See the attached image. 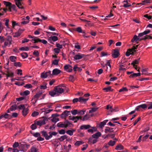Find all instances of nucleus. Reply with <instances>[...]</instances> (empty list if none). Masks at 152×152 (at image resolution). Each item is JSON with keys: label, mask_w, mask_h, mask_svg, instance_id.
I'll return each mask as SVG.
<instances>
[{"label": "nucleus", "mask_w": 152, "mask_h": 152, "mask_svg": "<svg viewBox=\"0 0 152 152\" xmlns=\"http://www.w3.org/2000/svg\"><path fill=\"white\" fill-rule=\"evenodd\" d=\"M52 122L56 123L57 121H59V118H53L51 120Z\"/></svg>", "instance_id": "nucleus-51"}, {"label": "nucleus", "mask_w": 152, "mask_h": 152, "mask_svg": "<svg viewBox=\"0 0 152 152\" xmlns=\"http://www.w3.org/2000/svg\"><path fill=\"white\" fill-rule=\"evenodd\" d=\"M21 56L24 58H27L28 56V54L26 52H23L21 53Z\"/></svg>", "instance_id": "nucleus-39"}, {"label": "nucleus", "mask_w": 152, "mask_h": 152, "mask_svg": "<svg viewBox=\"0 0 152 152\" xmlns=\"http://www.w3.org/2000/svg\"><path fill=\"white\" fill-rule=\"evenodd\" d=\"M61 71L57 68L53 69L52 71V75H57L60 73Z\"/></svg>", "instance_id": "nucleus-11"}, {"label": "nucleus", "mask_w": 152, "mask_h": 152, "mask_svg": "<svg viewBox=\"0 0 152 152\" xmlns=\"http://www.w3.org/2000/svg\"><path fill=\"white\" fill-rule=\"evenodd\" d=\"M75 30L79 33H85V31H83L81 27H78L76 28Z\"/></svg>", "instance_id": "nucleus-29"}, {"label": "nucleus", "mask_w": 152, "mask_h": 152, "mask_svg": "<svg viewBox=\"0 0 152 152\" xmlns=\"http://www.w3.org/2000/svg\"><path fill=\"white\" fill-rule=\"evenodd\" d=\"M90 116H88L87 114L86 115L83 117V118L82 120L83 121H84L85 120H87L88 118H90Z\"/></svg>", "instance_id": "nucleus-49"}, {"label": "nucleus", "mask_w": 152, "mask_h": 152, "mask_svg": "<svg viewBox=\"0 0 152 152\" xmlns=\"http://www.w3.org/2000/svg\"><path fill=\"white\" fill-rule=\"evenodd\" d=\"M42 118V119L41 120L35 121V124H36L37 125L39 126H40L45 124L46 121L48 120L47 118L43 117Z\"/></svg>", "instance_id": "nucleus-3"}, {"label": "nucleus", "mask_w": 152, "mask_h": 152, "mask_svg": "<svg viewBox=\"0 0 152 152\" xmlns=\"http://www.w3.org/2000/svg\"><path fill=\"white\" fill-rule=\"evenodd\" d=\"M136 47H135V46H133L131 49H128L127 51L126 52L125 55L127 56H129L131 54L133 55L135 53L137 50Z\"/></svg>", "instance_id": "nucleus-2"}, {"label": "nucleus", "mask_w": 152, "mask_h": 152, "mask_svg": "<svg viewBox=\"0 0 152 152\" xmlns=\"http://www.w3.org/2000/svg\"><path fill=\"white\" fill-rule=\"evenodd\" d=\"M14 66L16 67H20L22 66L21 63L20 62H15L14 63Z\"/></svg>", "instance_id": "nucleus-33"}, {"label": "nucleus", "mask_w": 152, "mask_h": 152, "mask_svg": "<svg viewBox=\"0 0 152 152\" xmlns=\"http://www.w3.org/2000/svg\"><path fill=\"white\" fill-rule=\"evenodd\" d=\"M12 39V38L11 36H8L5 39V40L9 42Z\"/></svg>", "instance_id": "nucleus-46"}, {"label": "nucleus", "mask_w": 152, "mask_h": 152, "mask_svg": "<svg viewBox=\"0 0 152 152\" xmlns=\"http://www.w3.org/2000/svg\"><path fill=\"white\" fill-rule=\"evenodd\" d=\"M70 67H71V65L69 64H66L64 66V69L66 70H67L70 68Z\"/></svg>", "instance_id": "nucleus-52"}, {"label": "nucleus", "mask_w": 152, "mask_h": 152, "mask_svg": "<svg viewBox=\"0 0 152 152\" xmlns=\"http://www.w3.org/2000/svg\"><path fill=\"white\" fill-rule=\"evenodd\" d=\"M114 128H110L109 127H105L104 132L106 133H107L108 132L111 133L114 131Z\"/></svg>", "instance_id": "nucleus-10"}, {"label": "nucleus", "mask_w": 152, "mask_h": 152, "mask_svg": "<svg viewBox=\"0 0 152 152\" xmlns=\"http://www.w3.org/2000/svg\"><path fill=\"white\" fill-rule=\"evenodd\" d=\"M98 108H92L91 110L89 111L88 113H91L96 111L97 109Z\"/></svg>", "instance_id": "nucleus-50"}, {"label": "nucleus", "mask_w": 152, "mask_h": 152, "mask_svg": "<svg viewBox=\"0 0 152 152\" xmlns=\"http://www.w3.org/2000/svg\"><path fill=\"white\" fill-rule=\"evenodd\" d=\"M140 105L141 108L144 109H145L147 108L146 104H142Z\"/></svg>", "instance_id": "nucleus-63"}, {"label": "nucleus", "mask_w": 152, "mask_h": 152, "mask_svg": "<svg viewBox=\"0 0 152 152\" xmlns=\"http://www.w3.org/2000/svg\"><path fill=\"white\" fill-rule=\"evenodd\" d=\"M17 106L15 104L12 105L10 108V110L13 111L17 109Z\"/></svg>", "instance_id": "nucleus-35"}, {"label": "nucleus", "mask_w": 152, "mask_h": 152, "mask_svg": "<svg viewBox=\"0 0 152 152\" xmlns=\"http://www.w3.org/2000/svg\"><path fill=\"white\" fill-rule=\"evenodd\" d=\"M58 60L55 59L52 62V64H54V65H57L58 64Z\"/></svg>", "instance_id": "nucleus-48"}, {"label": "nucleus", "mask_w": 152, "mask_h": 152, "mask_svg": "<svg viewBox=\"0 0 152 152\" xmlns=\"http://www.w3.org/2000/svg\"><path fill=\"white\" fill-rule=\"evenodd\" d=\"M49 94L52 96H57L59 95L58 94H57L56 92L54 90L50 91L49 92Z\"/></svg>", "instance_id": "nucleus-12"}, {"label": "nucleus", "mask_w": 152, "mask_h": 152, "mask_svg": "<svg viewBox=\"0 0 152 152\" xmlns=\"http://www.w3.org/2000/svg\"><path fill=\"white\" fill-rule=\"evenodd\" d=\"M28 109L27 108H23L22 110V114L23 116H26L27 114L28 113Z\"/></svg>", "instance_id": "nucleus-16"}, {"label": "nucleus", "mask_w": 152, "mask_h": 152, "mask_svg": "<svg viewBox=\"0 0 152 152\" xmlns=\"http://www.w3.org/2000/svg\"><path fill=\"white\" fill-rule=\"evenodd\" d=\"M101 134L100 132H98L95 134L92 135V137L93 138L97 139L101 136Z\"/></svg>", "instance_id": "nucleus-13"}, {"label": "nucleus", "mask_w": 152, "mask_h": 152, "mask_svg": "<svg viewBox=\"0 0 152 152\" xmlns=\"http://www.w3.org/2000/svg\"><path fill=\"white\" fill-rule=\"evenodd\" d=\"M15 4L17 7L20 9H24V7L22 6V0H14Z\"/></svg>", "instance_id": "nucleus-8"}, {"label": "nucleus", "mask_w": 152, "mask_h": 152, "mask_svg": "<svg viewBox=\"0 0 152 152\" xmlns=\"http://www.w3.org/2000/svg\"><path fill=\"white\" fill-rule=\"evenodd\" d=\"M66 133L70 136H72L73 134V132L71 130H68L66 132Z\"/></svg>", "instance_id": "nucleus-55"}, {"label": "nucleus", "mask_w": 152, "mask_h": 152, "mask_svg": "<svg viewBox=\"0 0 152 152\" xmlns=\"http://www.w3.org/2000/svg\"><path fill=\"white\" fill-rule=\"evenodd\" d=\"M140 58H139L137 60L135 59L134 61H132V63H131V64L133 65L134 66H134H137V65H135V64H139V61L140 60Z\"/></svg>", "instance_id": "nucleus-23"}, {"label": "nucleus", "mask_w": 152, "mask_h": 152, "mask_svg": "<svg viewBox=\"0 0 152 152\" xmlns=\"http://www.w3.org/2000/svg\"><path fill=\"white\" fill-rule=\"evenodd\" d=\"M64 124L65 125V128H66L67 127L69 126L70 125H72V123L67 120H66L64 122Z\"/></svg>", "instance_id": "nucleus-26"}, {"label": "nucleus", "mask_w": 152, "mask_h": 152, "mask_svg": "<svg viewBox=\"0 0 152 152\" xmlns=\"http://www.w3.org/2000/svg\"><path fill=\"white\" fill-rule=\"evenodd\" d=\"M104 90H105L106 92H107L109 91H113V89L111 88V86H108L107 88H104L103 89Z\"/></svg>", "instance_id": "nucleus-28"}, {"label": "nucleus", "mask_w": 152, "mask_h": 152, "mask_svg": "<svg viewBox=\"0 0 152 152\" xmlns=\"http://www.w3.org/2000/svg\"><path fill=\"white\" fill-rule=\"evenodd\" d=\"M105 124V123L103 121L100 122V124H99V126L100 128H102Z\"/></svg>", "instance_id": "nucleus-53"}, {"label": "nucleus", "mask_w": 152, "mask_h": 152, "mask_svg": "<svg viewBox=\"0 0 152 152\" xmlns=\"http://www.w3.org/2000/svg\"><path fill=\"white\" fill-rule=\"evenodd\" d=\"M131 6V4L129 3H126V4H124L123 7H129Z\"/></svg>", "instance_id": "nucleus-64"}, {"label": "nucleus", "mask_w": 152, "mask_h": 152, "mask_svg": "<svg viewBox=\"0 0 152 152\" xmlns=\"http://www.w3.org/2000/svg\"><path fill=\"white\" fill-rule=\"evenodd\" d=\"M120 55L119 50L118 49L113 50V52L112 54V57L114 58H117Z\"/></svg>", "instance_id": "nucleus-6"}, {"label": "nucleus", "mask_w": 152, "mask_h": 152, "mask_svg": "<svg viewBox=\"0 0 152 152\" xmlns=\"http://www.w3.org/2000/svg\"><path fill=\"white\" fill-rule=\"evenodd\" d=\"M75 120H74V123L77 122V121L79 119L82 120V117L81 116H75Z\"/></svg>", "instance_id": "nucleus-42"}, {"label": "nucleus", "mask_w": 152, "mask_h": 152, "mask_svg": "<svg viewBox=\"0 0 152 152\" xmlns=\"http://www.w3.org/2000/svg\"><path fill=\"white\" fill-rule=\"evenodd\" d=\"M36 125L37 124L35 123L34 124H32L31 126V128L33 130L36 129L37 128Z\"/></svg>", "instance_id": "nucleus-43"}, {"label": "nucleus", "mask_w": 152, "mask_h": 152, "mask_svg": "<svg viewBox=\"0 0 152 152\" xmlns=\"http://www.w3.org/2000/svg\"><path fill=\"white\" fill-rule=\"evenodd\" d=\"M137 36L136 35H135L133 38L131 40V42H134V41L137 42Z\"/></svg>", "instance_id": "nucleus-60"}, {"label": "nucleus", "mask_w": 152, "mask_h": 152, "mask_svg": "<svg viewBox=\"0 0 152 152\" xmlns=\"http://www.w3.org/2000/svg\"><path fill=\"white\" fill-rule=\"evenodd\" d=\"M91 127L90 125H82L80 127L81 129H88L91 128Z\"/></svg>", "instance_id": "nucleus-14"}, {"label": "nucleus", "mask_w": 152, "mask_h": 152, "mask_svg": "<svg viewBox=\"0 0 152 152\" xmlns=\"http://www.w3.org/2000/svg\"><path fill=\"white\" fill-rule=\"evenodd\" d=\"M19 143L18 142H15L13 145V147L14 148H15L18 147L19 146Z\"/></svg>", "instance_id": "nucleus-58"}, {"label": "nucleus", "mask_w": 152, "mask_h": 152, "mask_svg": "<svg viewBox=\"0 0 152 152\" xmlns=\"http://www.w3.org/2000/svg\"><path fill=\"white\" fill-rule=\"evenodd\" d=\"M31 152H37V148L34 147H32L31 148Z\"/></svg>", "instance_id": "nucleus-62"}, {"label": "nucleus", "mask_w": 152, "mask_h": 152, "mask_svg": "<svg viewBox=\"0 0 152 152\" xmlns=\"http://www.w3.org/2000/svg\"><path fill=\"white\" fill-rule=\"evenodd\" d=\"M88 99V98L85 99L83 97H80L79 98V102L81 103H85Z\"/></svg>", "instance_id": "nucleus-17"}, {"label": "nucleus", "mask_w": 152, "mask_h": 152, "mask_svg": "<svg viewBox=\"0 0 152 152\" xmlns=\"http://www.w3.org/2000/svg\"><path fill=\"white\" fill-rule=\"evenodd\" d=\"M151 32V31L150 30H146L145 31L143 32L142 33H140L138 34V37H142L144 35H146L149 34Z\"/></svg>", "instance_id": "nucleus-9"}, {"label": "nucleus", "mask_w": 152, "mask_h": 152, "mask_svg": "<svg viewBox=\"0 0 152 152\" xmlns=\"http://www.w3.org/2000/svg\"><path fill=\"white\" fill-rule=\"evenodd\" d=\"M49 38L54 42L57 41L58 39V37L56 36H51Z\"/></svg>", "instance_id": "nucleus-31"}, {"label": "nucleus", "mask_w": 152, "mask_h": 152, "mask_svg": "<svg viewBox=\"0 0 152 152\" xmlns=\"http://www.w3.org/2000/svg\"><path fill=\"white\" fill-rule=\"evenodd\" d=\"M54 90H55L57 93L59 94H61L64 91V89L59 87V86H58L55 87L54 88Z\"/></svg>", "instance_id": "nucleus-5"}, {"label": "nucleus", "mask_w": 152, "mask_h": 152, "mask_svg": "<svg viewBox=\"0 0 152 152\" xmlns=\"http://www.w3.org/2000/svg\"><path fill=\"white\" fill-rule=\"evenodd\" d=\"M58 132L59 134H64L66 132L65 130L63 129H62L60 130H58Z\"/></svg>", "instance_id": "nucleus-47"}, {"label": "nucleus", "mask_w": 152, "mask_h": 152, "mask_svg": "<svg viewBox=\"0 0 152 152\" xmlns=\"http://www.w3.org/2000/svg\"><path fill=\"white\" fill-rule=\"evenodd\" d=\"M86 112L85 110H82L78 111V114H79L80 115H82L84 114V113Z\"/></svg>", "instance_id": "nucleus-45"}, {"label": "nucleus", "mask_w": 152, "mask_h": 152, "mask_svg": "<svg viewBox=\"0 0 152 152\" xmlns=\"http://www.w3.org/2000/svg\"><path fill=\"white\" fill-rule=\"evenodd\" d=\"M115 142H116L115 141L110 140L108 142V144L111 146H113L115 144Z\"/></svg>", "instance_id": "nucleus-40"}, {"label": "nucleus", "mask_w": 152, "mask_h": 152, "mask_svg": "<svg viewBox=\"0 0 152 152\" xmlns=\"http://www.w3.org/2000/svg\"><path fill=\"white\" fill-rule=\"evenodd\" d=\"M101 56H100L101 57H102L104 56H106L108 54H107V53H105V52L102 51L101 52Z\"/></svg>", "instance_id": "nucleus-61"}, {"label": "nucleus", "mask_w": 152, "mask_h": 152, "mask_svg": "<svg viewBox=\"0 0 152 152\" xmlns=\"http://www.w3.org/2000/svg\"><path fill=\"white\" fill-rule=\"evenodd\" d=\"M6 72L7 74H5V75H6L7 78L10 77H13L14 74L13 72H10L9 71H7Z\"/></svg>", "instance_id": "nucleus-22"}, {"label": "nucleus", "mask_w": 152, "mask_h": 152, "mask_svg": "<svg viewBox=\"0 0 152 152\" xmlns=\"http://www.w3.org/2000/svg\"><path fill=\"white\" fill-rule=\"evenodd\" d=\"M10 59L11 61L12 62H15L16 57L13 56H11L10 57Z\"/></svg>", "instance_id": "nucleus-36"}, {"label": "nucleus", "mask_w": 152, "mask_h": 152, "mask_svg": "<svg viewBox=\"0 0 152 152\" xmlns=\"http://www.w3.org/2000/svg\"><path fill=\"white\" fill-rule=\"evenodd\" d=\"M123 149L124 146L121 144H119L117 145L115 148V149L118 150H121Z\"/></svg>", "instance_id": "nucleus-25"}, {"label": "nucleus", "mask_w": 152, "mask_h": 152, "mask_svg": "<svg viewBox=\"0 0 152 152\" xmlns=\"http://www.w3.org/2000/svg\"><path fill=\"white\" fill-rule=\"evenodd\" d=\"M110 111L111 112H117L119 110V109L118 107H115L114 108H113L112 106L110 107Z\"/></svg>", "instance_id": "nucleus-19"}, {"label": "nucleus", "mask_w": 152, "mask_h": 152, "mask_svg": "<svg viewBox=\"0 0 152 152\" xmlns=\"http://www.w3.org/2000/svg\"><path fill=\"white\" fill-rule=\"evenodd\" d=\"M147 107L148 106V109H152V102H148L146 104Z\"/></svg>", "instance_id": "nucleus-34"}, {"label": "nucleus", "mask_w": 152, "mask_h": 152, "mask_svg": "<svg viewBox=\"0 0 152 152\" xmlns=\"http://www.w3.org/2000/svg\"><path fill=\"white\" fill-rule=\"evenodd\" d=\"M84 143V142L80 141H77L75 144V145L76 146H79Z\"/></svg>", "instance_id": "nucleus-38"}, {"label": "nucleus", "mask_w": 152, "mask_h": 152, "mask_svg": "<svg viewBox=\"0 0 152 152\" xmlns=\"http://www.w3.org/2000/svg\"><path fill=\"white\" fill-rule=\"evenodd\" d=\"M52 75L51 72L50 71L46 72H44L41 73V77L42 78L45 79L46 78L49 76L51 77Z\"/></svg>", "instance_id": "nucleus-4"}, {"label": "nucleus", "mask_w": 152, "mask_h": 152, "mask_svg": "<svg viewBox=\"0 0 152 152\" xmlns=\"http://www.w3.org/2000/svg\"><path fill=\"white\" fill-rule=\"evenodd\" d=\"M85 55L83 54H81L80 53H78L75 55L74 57L75 60H77L80 59L85 56Z\"/></svg>", "instance_id": "nucleus-7"}, {"label": "nucleus", "mask_w": 152, "mask_h": 152, "mask_svg": "<svg viewBox=\"0 0 152 152\" xmlns=\"http://www.w3.org/2000/svg\"><path fill=\"white\" fill-rule=\"evenodd\" d=\"M128 89L126 87H123L122 88L120 89L119 91V92H121L124 91H127Z\"/></svg>", "instance_id": "nucleus-54"}, {"label": "nucleus", "mask_w": 152, "mask_h": 152, "mask_svg": "<svg viewBox=\"0 0 152 152\" xmlns=\"http://www.w3.org/2000/svg\"><path fill=\"white\" fill-rule=\"evenodd\" d=\"M42 135L44 137L46 140H48V135L47 132L45 131H42L41 132Z\"/></svg>", "instance_id": "nucleus-15"}, {"label": "nucleus", "mask_w": 152, "mask_h": 152, "mask_svg": "<svg viewBox=\"0 0 152 152\" xmlns=\"http://www.w3.org/2000/svg\"><path fill=\"white\" fill-rule=\"evenodd\" d=\"M69 80L70 81L73 82L75 80V78L73 76L70 75L69 77Z\"/></svg>", "instance_id": "nucleus-59"}, {"label": "nucleus", "mask_w": 152, "mask_h": 152, "mask_svg": "<svg viewBox=\"0 0 152 152\" xmlns=\"http://www.w3.org/2000/svg\"><path fill=\"white\" fill-rule=\"evenodd\" d=\"M42 94V92L41 91L38 92L36 94H35L33 97V99L35 98L38 99L40 97V96Z\"/></svg>", "instance_id": "nucleus-18"}, {"label": "nucleus", "mask_w": 152, "mask_h": 152, "mask_svg": "<svg viewBox=\"0 0 152 152\" xmlns=\"http://www.w3.org/2000/svg\"><path fill=\"white\" fill-rule=\"evenodd\" d=\"M57 126L59 127L65 128V125L64 123H63V122H61L58 123L57 124Z\"/></svg>", "instance_id": "nucleus-24"}, {"label": "nucleus", "mask_w": 152, "mask_h": 152, "mask_svg": "<svg viewBox=\"0 0 152 152\" xmlns=\"http://www.w3.org/2000/svg\"><path fill=\"white\" fill-rule=\"evenodd\" d=\"M20 31H21V29L20 28L19 29L18 32H16L15 33V35H14V37H17L19 36H20L21 35V34L22 33V32H20Z\"/></svg>", "instance_id": "nucleus-27"}, {"label": "nucleus", "mask_w": 152, "mask_h": 152, "mask_svg": "<svg viewBox=\"0 0 152 152\" xmlns=\"http://www.w3.org/2000/svg\"><path fill=\"white\" fill-rule=\"evenodd\" d=\"M3 3L8 8L10 12L12 11V9L16 11V6L14 4H12L10 2L4 1Z\"/></svg>", "instance_id": "nucleus-1"}, {"label": "nucleus", "mask_w": 152, "mask_h": 152, "mask_svg": "<svg viewBox=\"0 0 152 152\" xmlns=\"http://www.w3.org/2000/svg\"><path fill=\"white\" fill-rule=\"evenodd\" d=\"M19 50L21 51H28L29 50V48L27 47H22L20 48Z\"/></svg>", "instance_id": "nucleus-41"}, {"label": "nucleus", "mask_w": 152, "mask_h": 152, "mask_svg": "<svg viewBox=\"0 0 152 152\" xmlns=\"http://www.w3.org/2000/svg\"><path fill=\"white\" fill-rule=\"evenodd\" d=\"M140 37H138V36H137V41H141L142 40H146V39H147V38L146 37H143V38H140Z\"/></svg>", "instance_id": "nucleus-37"}, {"label": "nucleus", "mask_w": 152, "mask_h": 152, "mask_svg": "<svg viewBox=\"0 0 152 152\" xmlns=\"http://www.w3.org/2000/svg\"><path fill=\"white\" fill-rule=\"evenodd\" d=\"M31 41H34V43H37L38 42H40L41 39L37 37H34V39H32L31 40Z\"/></svg>", "instance_id": "nucleus-21"}, {"label": "nucleus", "mask_w": 152, "mask_h": 152, "mask_svg": "<svg viewBox=\"0 0 152 152\" xmlns=\"http://www.w3.org/2000/svg\"><path fill=\"white\" fill-rule=\"evenodd\" d=\"M4 118L6 119L10 118H11V115H10L8 114L7 113H5L4 114Z\"/></svg>", "instance_id": "nucleus-44"}, {"label": "nucleus", "mask_w": 152, "mask_h": 152, "mask_svg": "<svg viewBox=\"0 0 152 152\" xmlns=\"http://www.w3.org/2000/svg\"><path fill=\"white\" fill-rule=\"evenodd\" d=\"M39 114V112L36 111H34L31 114V115L33 117H35L37 115Z\"/></svg>", "instance_id": "nucleus-56"}, {"label": "nucleus", "mask_w": 152, "mask_h": 152, "mask_svg": "<svg viewBox=\"0 0 152 152\" xmlns=\"http://www.w3.org/2000/svg\"><path fill=\"white\" fill-rule=\"evenodd\" d=\"M67 136L66 135H64L61 136L60 138L58 139V140L60 141H62L63 140L67 138Z\"/></svg>", "instance_id": "nucleus-30"}, {"label": "nucleus", "mask_w": 152, "mask_h": 152, "mask_svg": "<svg viewBox=\"0 0 152 152\" xmlns=\"http://www.w3.org/2000/svg\"><path fill=\"white\" fill-rule=\"evenodd\" d=\"M151 3V1L150 0H145L142 1V2L140 3H137V5L139 4H141V5H143L145 4L146 3Z\"/></svg>", "instance_id": "nucleus-20"}, {"label": "nucleus", "mask_w": 152, "mask_h": 152, "mask_svg": "<svg viewBox=\"0 0 152 152\" xmlns=\"http://www.w3.org/2000/svg\"><path fill=\"white\" fill-rule=\"evenodd\" d=\"M71 112L72 114L75 115L76 114H78V110H74L71 111Z\"/></svg>", "instance_id": "nucleus-57"}, {"label": "nucleus", "mask_w": 152, "mask_h": 152, "mask_svg": "<svg viewBox=\"0 0 152 152\" xmlns=\"http://www.w3.org/2000/svg\"><path fill=\"white\" fill-rule=\"evenodd\" d=\"M30 133L32 134L35 137H38L39 136H40V134L38 132L34 133L32 131H31Z\"/></svg>", "instance_id": "nucleus-32"}]
</instances>
